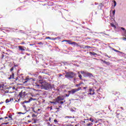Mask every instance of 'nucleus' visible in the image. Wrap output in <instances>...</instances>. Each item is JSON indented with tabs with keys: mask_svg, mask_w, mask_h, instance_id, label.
<instances>
[{
	"mask_svg": "<svg viewBox=\"0 0 126 126\" xmlns=\"http://www.w3.org/2000/svg\"><path fill=\"white\" fill-rule=\"evenodd\" d=\"M33 86H35L36 88H39L40 89H44V90H48V83L43 82L39 80L37 82L33 84Z\"/></svg>",
	"mask_w": 126,
	"mask_h": 126,
	"instance_id": "1",
	"label": "nucleus"
},
{
	"mask_svg": "<svg viewBox=\"0 0 126 126\" xmlns=\"http://www.w3.org/2000/svg\"><path fill=\"white\" fill-rule=\"evenodd\" d=\"M76 74L73 72H67L65 75V77L67 78V79H71L75 76Z\"/></svg>",
	"mask_w": 126,
	"mask_h": 126,
	"instance_id": "2",
	"label": "nucleus"
},
{
	"mask_svg": "<svg viewBox=\"0 0 126 126\" xmlns=\"http://www.w3.org/2000/svg\"><path fill=\"white\" fill-rule=\"evenodd\" d=\"M82 88L81 87H79L77 89H72L71 91H68V93L69 94H72V95H73V94L76 93V92H78V91H79V90H82Z\"/></svg>",
	"mask_w": 126,
	"mask_h": 126,
	"instance_id": "3",
	"label": "nucleus"
},
{
	"mask_svg": "<svg viewBox=\"0 0 126 126\" xmlns=\"http://www.w3.org/2000/svg\"><path fill=\"white\" fill-rule=\"evenodd\" d=\"M63 42H68V44L69 45H76L77 46V43L75 42H72L71 40H64L63 41Z\"/></svg>",
	"mask_w": 126,
	"mask_h": 126,
	"instance_id": "4",
	"label": "nucleus"
},
{
	"mask_svg": "<svg viewBox=\"0 0 126 126\" xmlns=\"http://www.w3.org/2000/svg\"><path fill=\"white\" fill-rule=\"evenodd\" d=\"M63 100H64V98L61 96H58L56 99H55V102L56 103H60V101H63Z\"/></svg>",
	"mask_w": 126,
	"mask_h": 126,
	"instance_id": "5",
	"label": "nucleus"
},
{
	"mask_svg": "<svg viewBox=\"0 0 126 126\" xmlns=\"http://www.w3.org/2000/svg\"><path fill=\"white\" fill-rule=\"evenodd\" d=\"M31 101H36V98H33L32 97H31L29 100L24 101L23 104H24V103H30Z\"/></svg>",
	"mask_w": 126,
	"mask_h": 126,
	"instance_id": "6",
	"label": "nucleus"
},
{
	"mask_svg": "<svg viewBox=\"0 0 126 126\" xmlns=\"http://www.w3.org/2000/svg\"><path fill=\"white\" fill-rule=\"evenodd\" d=\"M86 76H88V77H93V74L91 73H89L88 72H87V73L86 74Z\"/></svg>",
	"mask_w": 126,
	"mask_h": 126,
	"instance_id": "7",
	"label": "nucleus"
},
{
	"mask_svg": "<svg viewBox=\"0 0 126 126\" xmlns=\"http://www.w3.org/2000/svg\"><path fill=\"white\" fill-rule=\"evenodd\" d=\"M25 49H26V48H25L24 46H19V50H20V51H25Z\"/></svg>",
	"mask_w": 126,
	"mask_h": 126,
	"instance_id": "8",
	"label": "nucleus"
},
{
	"mask_svg": "<svg viewBox=\"0 0 126 126\" xmlns=\"http://www.w3.org/2000/svg\"><path fill=\"white\" fill-rule=\"evenodd\" d=\"M104 63H105L106 65H110L111 64V63L109 62H106V61H104L103 60H101Z\"/></svg>",
	"mask_w": 126,
	"mask_h": 126,
	"instance_id": "9",
	"label": "nucleus"
},
{
	"mask_svg": "<svg viewBox=\"0 0 126 126\" xmlns=\"http://www.w3.org/2000/svg\"><path fill=\"white\" fill-rule=\"evenodd\" d=\"M89 93H88V95H94V94H95V93L93 92V93H92L91 92H92V89H90L89 90Z\"/></svg>",
	"mask_w": 126,
	"mask_h": 126,
	"instance_id": "10",
	"label": "nucleus"
},
{
	"mask_svg": "<svg viewBox=\"0 0 126 126\" xmlns=\"http://www.w3.org/2000/svg\"><path fill=\"white\" fill-rule=\"evenodd\" d=\"M81 74H84V77H86V73H87V72H85L84 71H81Z\"/></svg>",
	"mask_w": 126,
	"mask_h": 126,
	"instance_id": "11",
	"label": "nucleus"
},
{
	"mask_svg": "<svg viewBox=\"0 0 126 126\" xmlns=\"http://www.w3.org/2000/svg\"><path fill=\"white\" fill-rule=\"evenodd\" d=\"M14 79V74L12 73V75H10V77L8 78V79Z\"/></svg>",
	"mask_w": 126,
	"mask_h": 126,
	"instance_id": "12",
	"label": "nucleus"
},
{
	"mask_svg": "<svg viewBox=\"0 0 126 126\" xmlns=\"http://www.w3.org/2000/svg\"><path fill=\"white\" fill-rule=\"evenodd\" d=\"M90 54H91L93 56H97V53H95V52H90Z\"/></svg>",
	"mask_w": 126,
	"mask_h": 126,
	"instance_id": "13",
	"label": "nucleus"
},
{
	"mask_svg": "<svg viewBox=\"0 0 126 126\" xmlns=\"http://www.w3.org/2000/svg\"><path fill=\"white\" fill-rule=\"evenodd\" d=\"M93 126V123H89L87 124V126Z\"/></svg>",
	"mask_w": 126,
	"mask_h": 126,
	"instance_id": "14",
	"label": "nucleus"
},
{
	"mask_svg": "<svg viewBox=\"0 0 126 126\" xmlns=\"http://www.w3.org/2000/svg\"><path fill=\"white\" fill-rule=\"evenodd\" d=\"M79 75H78V77H79L80 79L82 80V75H81V74H79V72L78 73Z\"/></svg>",
	"mask_w": 126,
	"mask_h": 126,
	"instance_id": "15",
	"label": "nucleus"
},
{
	"mask_svg": "<svg viewBox=\"0 0 126 126\" xmlns=\"http://www.w3.org/2000/svg\"><path fill=\"white\" fill-rule=\"evenodd\" d=\"M65 119H72V117H71V116H66V117H65Z\"/></svg>",
	"mask_w": 126,
	"mask_h": 126,
	"instance_id": "16",
	"label": "nucleus"
},
{
	"mask_svg": "<svg viewBox=\"0 0 126 126\" xmlns=\"http://www.w3.org/2000/svg\"><path fill=\"white\" fill-rule=\"evenodd\" d=\"M19 96L20 97V98H22V93H19Z\"/></svg>",
	"mask_w": 126,
	"mask_h": 126,
	"instance_id": "17",
	"label": "nucleus"
},
{
	"mask_svg": "<svg viewBox=\"0 0 126 126\" xmlns=\"http://www.w3.org/2000/svg\"><path fill=\"white\" fill-rule=\"evenodd\" d=\"M81 84H82V83H80L79 84H77L76 85V87H78V86H80V85H81Z\"/></svg>",
	"mask_w": 126,
	"mask_h": 126,
	"instance_id": "18",
	"label": "nucleus"
},
{
	"mask_svg": "<svg viewBox=\"0 0 126 126\" xmlns=\"http://www.w3.org/2000/svg\"><path fill=\"white\" fill-rule=\"evenodd\" d=\"M85 48H87V49H91L92 47L91 46L87 45L85 46Z\"/></svg>",
	"mask_w": 126,
	"mask_h": 126,
	"instance_id": "19",
	"label": "nucleus"
},
{
	"mask_svg": "<svg viewBox=\"0 0 126 126\" xmlns=\"http://www.w3.org/2000/svg\"><path fill=\"white\" fill-rule=\"evenodd\" d=\"M113 50L115 52H116L117 53H121V51H119V50H117L115 49H113Z\"/></svg>",
	"mask_w": 126,
	"mask_h": 126,
	"instance_id": "20",
	"label": "nucleus"
},
{
	"mask_svg": "<svg viewBox=\"0 0 126 126\" xmlns=\"http://www.w3.org/2000/svg\"><path fill=\"white\" fill-rule=\"evenodd\" d=\"M114 6H116L117 5V2L115 0L113 1Z\"/></svg>",
	"mask_w": 126,
	"mask_h": 126,
	"instance_id": "21",
	"label": "nucleus"
},
{
	"mask_svg": "<svg viewBox=\"0 0 126 126\" xmlns=\"http://www.w3.org/2000/svg\"><path fill=\"white\" fill-rule=\"evenodd\" d=\"M6 103H9V102H10V101L9 100V99H7L5 101Z\"/></svg>",
	"mask_w": 126,
	"mask_h": 126,
	"instance_id": "22",
	"label": "nucleus"
},
{
	"mask_svg": "<svg viewBox=\"0 0 126 126\" xmlns=\"http://www.w3.org/2000/svg\"><path fill=\"white\" fill-rule=\"evenodd\" d=\"M90 121H91V122H92V123H93V122H94V119H93L92 118H90Z\"/></svg>",
	"mask_w": 126,
	"mask_h": 126,
	"instance_id": "23",
	"label": "nucleus"
},
{
	"mask_svg": "<svg viewBox=\"0 0 126 126\" xmlns=\"http://www.w3.org/2000/svg\"><path fill=\"white\" fill-rule=\"evenodd\" d=\"M112 13H113V15H115V13H116V10H113L112 12Z\"/></svg>",
	"mask_w": 126,
	"mask_h": 126,
	"instance_id": "24",
	"label": "nucleus"
},
{
	"mask_svg": "<svg viewBox=\"0 0 126 126\" xmlns=\"http://www.w3.org/2000/svg\"><path fill=\"white\" fill-rule=\"evenodd\" d=\"M3 87V85L0 84V88H2Z\"/></svg>",
	"mask_w": 126,
	"mask_h": 126,
	"instance_id": "25",
	"label": "nucleus"
},
{
	"mask_svg": "<svg viewBox=\"0 0 126 126\" xmlns=\"http://www.w3.org/2000/svg\"><path fill=\"white\" fill-rule=\"evenodd\" d=\"M32 111L34 112V113H36V111H35V110H34V107H32Z\"/></svg>",
	"mask_w": 126,
	"mask_h": 126,
	"instance_id": "26",
	"label": "nucleus"
},
{
	"mask_svg": "<svg viewBox=\"0 0 126 126\" xmlns=\"http://www.w3.org/2000/svg\"><path fill=\"white\" fill-rule=\"evenodd\" d=\"M10 102H11V101H13V98H11L9 99Z\"/></svg>",
	"mask_w": 126,
	"mask_h": 126,
	"instance_id": "27",
	"label": "nucleus"
},
{
	"mask_svg": "<svg viewBox=\"0 0 126 126\" xmlns=\"http://www.w3.org/2000/svg\"><path fill=\"white\" fill-rule=\"evenodd\" d=\"M2 125H8V123H2Z\"/></svg>",
	"mask_w": 126,
	"mask_h": 126,
	"instance_id": "28",
	"label": "nucleus"
},
{
	"mask_svg": "<svg viewBox=\"0 0 126 126\" xmlns=\"http://www.w3.org/2000/svg\"><path fill=\"white\" fill-rule=\"evenodd\" d=\"M55 123H58V120H57V119H55L54 120Z\"/></svg>",
	"mask_w": 126,
	"mask_h": 126,
	"instance_id": "29",
	"label": "nucleus"
},
{
	"mask_svg": "<svg viewBox=\"0 0 126 126\" xmlns=\"http://www.w3.org/2000/svg\"><path fill=\"white\" fill-rule=\"evenodd\" d=\"M28 82V80L25 81V82H24V84H25Z\"/></svg>",
	"mask_w": 126,
	"mask_h": 126,
	"instance_id": "30",
	"label": "nucleus"
},
{
	"mask_svg": "<svg viewBox=\"0 0 126 126\" xmlns=\"http://www.w3.org/2000/svg\"><path fill=\"white\" fill-rule=\"evenodd\" d=\"M14 69V68L13 67H12L11 69H10V71H12V70H13Z\"/></svg>",
	"mask_w": 126,
	"mask_h": 126,
	"instance_id": "31",
	"label": "nucleus"
},
{
	"mask_svg": "<svg viewBox=\"0 0 126 126\" xmlns=\"http://www.w3.org/2000/svg\"><path fill=\"white\" fill-rule=\"evenodd\" d=\"M59 77L63 76V74H59Z\"/></svg>",
	"mask_w": 126,
	"mask_h": 126,
	"instance_id": "32",
	"label": "nucleus"
},
{
	"mask_svg": "<svg viewBox=\"0 0 126 126\" xmlns=\"http://www.w3.org/2000/svg\"><path fill=\"white\" fill-rule=\"evenodd\" d=\"M52 104H54V105H56V102H51Z\"/></svg>",
	"mask_w": 126,
	"mask_h": 126,
	"instance_id": "33",
	"label": "nucleus"
},
{
	"mask_svg": "<svg viewBox=\"0 0 126 126\" xmlns=\"http://www.w3.org/2000/svg\"><path fill=\"white\" fill-rule=\"evenodd\" d=\"M69 96V94H65V96L66 97H68Z\"/></svg>",
	"mask_w": 126,
	"mask_h": 126,
	"instance_id": "34",
	"label": "nucleus"
},
{
	"mask_svg": "<svg viewBox=\"0 0 126 126\" xmlns=\"http://www.w3.org/2000/svg\"><path fill=\"white\" fill-rule=\"evenodd\" d=\"M59 103H60V104H63V101H59Z\"/></svg>",
	"mask_w": 126,
	"mask_h": 126,
	"instance_id": "35",
	"label": "nucleus"
},
{
	"mask_svg": "<svg viewBox=\"0 0 126 126\" xmlns=\"http://www.w3.org/2000/svg\"><path fill=\"white\" fill-rule=\"evenodd\" d=\"M122 30L125 31L126 29L124 28H121Z\"/></svg>",
	"mask_w": 126,
	"mask_h": 126,
	"instance_id": "36",
	"label": "nucleus"
},
{
	"mask_svg": "<svg viewBox=\"0 0 126 126\" xmlns=\"http://www.w3.org/2000/svg\"><path fill=\"white\" fill-rule=\"evenodd\" d=\"M34 44H30V46H34Z\"/></svg>",
	"mask_w": 126,
	"mask_h": 126,
	"instance_id": "37",
	"label": "nucleus"
},
{
	"mask_svg": "<svg viewBox=\"0 0 126 126\" xmlns=\"http://www.w3.org/2000/svg\"><path fill=\"white\" fill-rule=\"evenodd\" d=\"M51 87V85L48 84V88H49V87Z\"/></svg>",
	"mask_w": 126,
	"mask_h": 126,
	"instance_id": "38",
	"label": "nucleus"
},
{
	"mask_svg": "<svg viewBox=\"0 0 126 126\" xmlns=\"http://www.w3.org/2000/svg\"><path fill=\"white\" fill-rule=\"evenodd\" d=\"M49 122H52V121H51V118H49Z\"/></svg>",
	"mask_w": 126,
	"mask_h": 126,
	"instance_id": "39",
	"label": "nucleus"
},
{
	"mask_svg": "<svg viewBox=\"0 0 126 126\" xmlns=\"http://www.w3.org/2000/svg\"><path fill=\"white\" fill-rule=\"evenodd\" d=\"M32 97H35V95H34L32 94Z\"/></svg>",
	"mask_w": 126,
	"mask_h": 126,
	"instance_id": "40",
	"label": "nucleus"
},
{
	"mask_svg": "<svg viewBox=\"0 0 126 126\" xmlns=\"http://www.w3.org/2000/svg\"><path fill=\"white\" fill-rule=\"evenodd\" d=\"M86 88H87V87H83V89H86Z\"/></svg>",
	"mask_w": 126,
	"mask_h": 126,
	"instance_id": "41",
	"label": "nucleus"
},
{
	"mask_svg": "<svg viewBox=\"0 0 126 126\" xmlns=\"http://www.w3.org/2000/svg\"><path fill=\"white\" fill-rule=\"evenodd\" d=\"M106 57H107V58H110L108 55H106Z\"/></svg>",
	"mask_w": 126,
	"mask_h": 126,
	"instance_id": "42",
	"label": "nucleus"
},
{
	"mask_svg": "<svg viewBox=\"0 0 126 126\" xmlns=\"http://www.w3.org/2000/svg\"><path fill=\"white\" fill-rule=\"evenodd\" d=\"M85 121H89V119H86Z\"/></svg>",
	"mask_w": 126,
	"mask_h": 126,
	"instance_id": "43",
	"label": "nucleus"
},
{
	"mask_svg": "<svg viewBox=\"0 0 126 126\" xmlns=\"http://www.w3.org/2000/svg\"><path fill=\"white\" fill-rule=\"evenodd\" d=\"M57 110H60V108H56Z\"/></svg>",
	"mask_w": 126,
	"mask_h": 126,
	"instance_id": "44",
	"label": "nucleus"
},
{
	"mask_svg": "<svg viewBox=\"0 0 126 126\" xmlns=\"http://www.w3.org/2000/svg\"><path fill=\"white\" fill-rule=\"evenodd\" d=\"M21 44H25V42H22Z\"/></svg>",
	"mask_w": 126,
	"mask_h": 126,
	"instance_id": "45",
	"label": "nucleus"
},
{
	"mask_svg": "<svg viewBox=\"0 0 126 126\" xmlns=\"http://www.w3.org/2000/svg\"><path fill=\"white\" fill-rule=\"evenodd\" d=\"M18 79V78H16V80H17Z\"/></svg>",
	"mask_w": 126,
	"mask_h": 126,
	"instance_id": "46",
	"label": "nucleus"
},
{
	"mask_svg": "<svg viewBox=\"0 0 126 126\" xmlns=\"http://www.w3.org/2000/svg\"><path fill=\"white\" fill-rule=\"evenodd\" d=\"M2 104V102H0V105Z\"/></svg>",
	"mask_w": 126,
	"mask_h": 126,
	"instance_id": "47",
	"label": "nucleus"
},
{
	"mask_svg": "<svg viewBox=\"0 0 126 126\" xmlns=\"http://www.w3.org/2000/svg\"><path fill=\"white\" fill-rule=\"evenodd\" d=\"M0 120H2V118H0Z\"/></svg>",
	"mask_w": 126,
	"mask_h": 126,
	"instance_id": "48",
	"label": "nucleus"
},
{
	"mask_svg": "<svg viewBox=\"0 0 126 126\" xmlns=\"http://www.w3.org/2000/svg\"><path fill=\"white\" fill-rule=\"evenodd\" d=\"M48 39H51L50 37H48Z\"/></svg>",
	"mask_w": 126,
	"mask_h": 126,
	"instance_id": "49",
	"label": "nucleus"
},
{
	"mask_svg": "<svg viewBox=\"0 0 126 126\" xmlns=\"http://www.w3.org/2000/svg\"><path fill=\"white\" fill-rule=\"evenodd\" d=\"M38 111H40V109H38Z\"/></svg>",
	"mask_w": 126,
	"mask_h": 126,
	"instance_id": "50",
	"label": "nucleus"
},
{
	"mask_svg": "<svg viewBox=\"0 0 126 126\" xmlns=\"http://www.w3.org/2000/svg\"><path fill=\"white\" fill-rule=\"evenodd\" d=\"M5 119H7V117H5Z\"/></svg>",
	"mask_w": 126,
	"mask_h": 126,
	"instance_id": "51",
	"label": "nucleus"
},
{
	"mask_svg": "<svg viewBox=\"0 0 126 126\" xmlns=\"http://www.w3.org/2000/svg\"><path fill=\"white\" fill-rule=\"evenodd\" d=\"M38 44H41V42H40V43H38Z\"/></svg>",
	"mask_w": 126,
	"mask_h": 126,
	"instance_id": "52",
	"label": "nucleus"
},
{
	"mask_svg": "<svg viewBox=\"0 0 126 126\" xmlns=\"http://www.w3.org/2000/svg\"><path fill=\"white\" fill-rule=\"evenodd\" d=\"M46 39H48V37H46Z\"/></svg>",
	"mask_w": 126,
	"mask_h": 126,
	"instance_id": "53",
	"label": "nucleus"
},
{
	"mask_svg": "<svg viewBox=\"0 0 126 126\" xmlns=\"http://www.w3.org/2000/svg\"><path fill=\"white\" fill-rule=\"evenodd\" d=\"M1 30V28H0V30Z\"/></svg>",
	"mask_w": 126,
	"mask_h": 126,
	"instance_id": "54",
	"label": "nucleus"
},
{
	"mask_svg": "<svg viewBox=\"0 0 126 126\" xmlns=\"http://www.w3.org/2000/svg\"><path fill=\"white\" fill-rule=\"evenodd\" d=\"M2 57H4V56H3V55H2Z\"/></svg>",
	"mask_w": 126,
	"mask_h": 126,
	"instance_id": "55",
	"label": "nucleus"
},
{
	"mask_svg": "<svg viewBox=\"0 0 126 126\" xmlns=\"http://www.w3.org/2000/svg\"><path fill=\"white\" fill-rule=\"evenodd\" d=\"M19 100H20V99H18V101H19Z\"/></svg>",
	"mask_w": 126,
	"mask_h": 126,
	"instance_id": "56",
	"label": "nucleus"
},
{
	"mask_svg": "<svg viewBox=\"0 0 126 126\" xmlns=\"http://www.w3.org/2000/svg\"><path fill=\"white\" fill-rule=\"evenodd\" d=\"M59 107H61V108H62V107H61V106H59Z\"/></svg>",
	"mask_w": 126,
	"mask_h": 126,
	"instance_id": "57",
	"label": "nucleus"
},
{
	"mask_svg": "<svg viewBox=\"0 0 126 126\" xmlns=\"http://www.w3.org/2000/svg\"><path fill=\"white\" fill-rule=\"evenodd\" d=\"M48 125H50V123H48Z\"/></svg>",
	"mask_w": 126,
	"mask_h": 126,
	"instance_id": "58",
	"label": "nucleus"
},
{
	"mask_svg": "<svg viewBox=\"0 0 126 126\" xmlns=\"http://www.w3.org/2000/svg\"><path fill=\"white\" fill-rule=\"evenodd\" d=\"M75 126H77V125H75Z\"/></svg>",
	"mask_w": 126,
	"mask_h": 126,
	"instance_id": "59",
	"label": "nucleus"
}]
</instances>
